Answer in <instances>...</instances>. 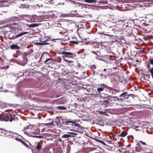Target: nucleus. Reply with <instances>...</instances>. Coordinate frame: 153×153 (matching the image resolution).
Instances as JSON below:
<instances>
[{
	"label": "nucleus",
	"instance_id": "obj_1",
	"mask_svg": "<svg viewBox=\"0 0 153 153\" xmlns=\"http://www.w3.org/2000/svg\"><path fill=\"white\" fill-rule=\"evenodd\" d=\"M6 113H4L1 117L0 115V120L1 121H5L7 122L9 121L10 122L12 121V115L11 114V111L10 110H7L4 111Z\"/></svg>",
	"mask_w": 153,
	"mask_h": 153
},
{
	"label": "nucleus",
	"instance_id": "obj_2",
	"mask_svg": "<svg viewBox=\"0 0 153 153\" xmlns=\"http://www.w3.org/2000/svg\"><path fill=\"white\" fill-rule=\"evenodd\" d=\"M42 59L44 61V63L46 64H51L53 62L50 54L47 52H44L41 55L40 59L42 60Z\"/></svg>",
	"mask_w": 153,
	"mask_h": 153
},
{
	"label": "nucleus",
	"instance_id": "obj_3",
	"mask_svg": "<svg viewBox=\"0 0 153 153\" xmlns=\"http://www.w3.org/2000/svg\"><path fill=\"white\" fill-rule=\"evenodd\" d=\"M25 53V56L21 58V59H12L11 60L20 65L24 66L27 62V59L26 57V56L27 55V53Z\"/></svg>",
	"mask_w": 153,
	"mask_h": 153
},
{
	"label": "nucleus",
	"instance_id": "obj_4",
	"mask_svg": "<svg viewBox=\"0 0 153 153\" xmlns=\"http://www.w3.org/2000/svg\"><path fill=\"white\" fill-rule=\"evenodd\" d=\"M59 54L64 55L63 56H64L66 58H71L74 57L76 56V54L72 53L69 52L62 51L59 53Z\"/></svg>",
	"mask_w": 153,
	"mask_h": 153
},
{
	"label": "nucleus",
	"instance_id": "obj_5",
	"mask_svg": "<svg viewBox=\"0 0 153 153\" xmlns=\"http://www.w3.org/2000/svg\"><path fill=\"white\" fill-rule=\"evenodd\" d=\"M100 105L102 107L106 108L107 107L111 105V102L108 100H103L100 102Z\"/></svg>",
	"mask_w": 153,
	"mask_h": 153
},
{
	"label": "nucleus",
	"instance_id": "obj_6",
	"mask_svg": "<svg viewBox=\"0 0 153 153\" xmlns=\"http://www.w3.org/2000/svg\"><path fill=\"white\" fill-rule=\"evenodd\" d=\"M68 123H72L73 124L71 125L73 126L74 125V126L76 128H77L78 126H79V124L76 123V120H70L68 119L67 121L64 122V123L65 125H68Z\"/></svg>",
	"mask_w": 153,
	"mask_h": 153
},
{
	"label": "nucleus",
	"instance_id": "obj_7",
	"mask_svg": "<svg viewBox=\"0 0 153 153\" xmlns=\"http://www.w3.org/2000/svg\"><path fill=\"white\" fill-rule=\"evenodd\" d=\"M33 75L32 72L29 69H27L23 71L22 75L25 76H32Z\"/></svg>",
	"mask_w": 153,
	"mask_h": 153
},
{
	"label": "nucleus",
	"instance_id": "obj_8",
	"mask_svg": "<svg viewBox=\"0 0 153 153\" xmlns=\"http://www.w3.org/2000/svg\"><path fill=\"white\" fill-rule=\"evenodd\" d=\"M10 92L13 93L14 96L17 97L18 98H20L22 99V96L21 94H20V92L19 91V90H17L16 91H10Z\"/></svg>",
	"mask_w": 153,
	"mask_h": 153
},
{
	"label": "nucleus",
	"instance_id": "obj_9",
	"mask_svg": "<svg viewBox=\"0 0 153 153\" xmlns=\"http://www.w3.org/2000/svg\"><path fill=\"white\" fill-rule=\"evenodd\" d=\"M68 134H65L63 135L62 137L63 138H67L69 137H74L75 135H76L77 134L75 133L72 132H68Z\"/></svg>",
	"mask_w": 153,
	"mask_h": 153
},
{
	"label": "nucleus",
	"instance_id": "obj_10",
	"mask_svg": "<svg viewBox=\"0 0 153 153\" xmlns=\"http://www.w3.org/2000/svg\"><path fill=\"white\" fill-rule=\"evenodd\" d=\"M107 55H97L96 56L95 58L97 60H102L104 61H105L106 60L105 58L108 57Z\"/></svg>",
	"mask_w": 153,
	"mask_h": 153
},
{
	"label": "nucleus",
	"instance_id": "obj_11",
	"mask_svg": "<svg viewBox=\"0 0 153 153\" xmlns=\"http://www.w3.org/2000/svg\"><path fill=\"white\" fill-rule=\"evenodd\" d=\"M25 56V55H23L20 51H16V53L13 54V56L15 58H22Z\"/></svg>",
	"mask_w": 153,
	"mask_h": 153
},
{
	"label": "nucleus",
	"instance_id": "obj_12",
	"mask_svg": "<svg viewBox=\"0 0 153 153\" xmlns=\"http://www.w3.org/2000/svg\"><path fill=\"white\" fill-rule=\"evenodd\" d=\"M128 94V93L127 92L125 91L121 94L119 96V97H120L121 98H123V100H124V101H125L128 99V96H127Z\"/></svg>",
	"mask_w": 153,
	"mask_h": 153
},
{
	"label": "nucleus",
	"instance_id": "obj_13",
	"mask_svg": "<svg viewBox=\"0 0 153 153\" xmlns=\"http://www.w3.org/2000/svg\"><path fill=\"white\" fill-rule=\"evenodd\" d=\"M28 33V32H22L20 33H14V35L15 36V39L21 37L23 35L26 34Z\"/></svg>",
	"mask_w": 153,
	"mask_h": 153
},
{
	"label": "nucleus",
	"instance_id": "obj_14",
	"mask_svg": "<svg viewBox=\"0 0 153 153\" xmlns=\"http://www.w3.org/2000/svg\"><path fill=\"white\" fill-rule=\"evenodd\" d=\"M71 3L74 7H82L83 6V4L76 1H72Z\"/></svg>",
	"mask_w": 153,
	"mask_h": 153
},
{
	"label": "nucleus",
	"instance_id": "obj_15",
	"mask_svg": "<svg viewBox=\"0 0 153 153\" xmlns=\"http://www.w3.org/2000/svg\"><path fill=\"white\" fill-rule=\"evenodd\" d=\"M10 48L12 50H19L20 48L16 44H12L10 45Z\"/></svg>",
	"mask_w": 153,
	"mask_h": 153
},
{
	"label": "nucleus",
	"instance_id": "obj_16",
	"mask_svg": "<svg viewBox=\"0 0 153 153\" xmlns=\"http://www.w3.org/2000/svg\"><path fill=\"white\" fill-rule=\"evenodd\" d=\"M108 94H105V93H103L102 94H100V98L102 99V100H107V98L108 96Z\"/></svg>",
	"mask_w": 153,
	"mask_h": 153
},
{
	"label": "nucleus",
	"instance_id": "obj_17",
	"mask_svg": "<svg viewBox=\"0 0 153 153\" xmlns=\"http://www.w3.org/2000/svg\"><path fill=\"white\" fill-rule=\"evenodd\" d=\"M41 25V24H38V23H34V24H27L26 26L28 27H37L39 25Z\"/></svg>",
	"mask_w": 153,
	"mask_h": 153
},
{
	"label": "nucleus",
	"instance_id": "obj_18",
	"mask_svg": "<svg viewBox=\"0 0 153 153\" xmlns=\"http://www.w3.org/2000/svg\"><path fill=\"white\" fill-rule=\"evenodd\" d=\"M97 91L99 92V95H100V94H102L104 91H106L105 89H104L103 87H99L97 88Z\"/></svg>",
	"mask_w": 153,
	"mask_h": 153
},
{
	"label": "nucleus",
	"instance_id": "obj_19",
	"mask_svg": "<svg viewBox=\"0 0 153 153\" xmlns=\"http://www.w3.org/2000/svg\"><path fill=\"white\" fill-rule=\"evenodd\" d=\"M106 70V69H104L103 70L102 72V74H100V76H101V78L104 79H106V78L107 74L106 73H104V71H105Z\"/></svg>",
	"mask_w": 153,
	"mask_h": 153
},
{
	"label": "nucleus",
	"instance_id": "obj_20",
	"mask_svg": "<svg viewBox=\"0 0 153 153\" xmlns=\"http://www.w3.org/2000/svg\"><path fill=\"white\" fill-rule=\"evenodd\" d=\"M49 41H51V40H49L48 39H46L43 41H41L40 40V41H41V45H44L50 44V43L48 42Z\"/></svg>",
	"mask_w": 153,
	"mask_h": 153
},
{
	"label": "nucleus",
	"instance_id": "obj_21",
	"mask_svg": "<svg viewBox=\"0 0 153 153\" xmlns=\"http://www.w3.org/2000/svg\"><path fill=\"white\" fill-rule=\"evenodd\" d=\"M14 33H11L8 36V38L10 40L15 39Z\"/></svg>",
	"mask_w": 153,
	"mask_h": 153
},
{
	"label": "nucleus",
	"instance_id": "obj_22",
	"mask_svg": "<svg viewBox=\"0 0 153 153\" xmlns=\"http://www.w3.org/2000/svg\"><path fill=\"white\" fill-rule=\"evenodd\" d=\"M60 119L58 117H57L54 120V123H56L57 126L60 125Z\"/></svg>",
	"mask_w": 153,
	"mask_h": 153
},
{
	"label": "nucleus",
	"instance_id": "obj_23",
	"mask_svg": "<svg viewBox=\"0 0 153 153\" xmlns=\"http://www.w3.org/2000/svg\"><path fill=\"white\" fill-rule=\"evenodd\" d=\"M127 134V132L125 131H123L119 135V136L121 137H124Z\"/></svg>",
	"mask_w": 153,
	"mask_h": 153
},
{
	"label": "nucleus",
	"instance_id": "obj_24",
	"mask_svg": "<svg viewBox=\"0 0 153 153\" xmlns=\"http://www.w3.org/2000/svg\"><path fill=\"white\" fill-rule=\"evenodd\" d=\"M1 132L2 134V136H4V135H7V131L3 129L0 128Z\"/></svg>",
	"mask_w": 153,
	"mask_h": 153
},
{
	"label": "nucleus",
	"instance_id": "obj_25",
	"mask_svg": "<svg viewBox=\"0 0 153 153\" xmlns=\"http://www.w3.org/2000/svg\"><path fill=\"white\" fill-rule=\"evenodd\" d=\"M94 140H95L97 141L102 143L104 146H106V144L105 143L102 141L96 138H94Z\"/></svg>",
	"mask_w": 153,
	"mask_h": 153
},
{
	"label": "nucleus",
	"instance_id": "obj_26",
	"mask_svg": "<svg viewBox=\"0 0 153 153\" xmlns=\"http://www.w3.org/2000/svg\"><path fill=\"white\" fill-rule=\"evenodd\" d=\"M66 107L64 106H58L57 107V108L62 110H65L66 109Z\"/></svg>",
	"mask_w": 153,
	"mask_h": 153
},
{
	"label": "nucleus",
	"instance_id": "obj_27",
	"mask_svg": "<svg viewBox=\"0 0 153 153\" xmlns=\"http://www.w3.org/2000/svg\"><path fill=\"white\" fill-rule=\"evenodd\" d=\"M21 143H22L23 144L24 146H25L26 147L31 149V148L30 147H29L28 146L27 144L24 141L22 140Z\"/></svg>",
	"mask_w": 153,
	"mask_h": 153
},
{
	"label": "nucleus",
	"instance_id": "obj_28",
	"mask_svg": "<svg viewBox=\"0 0 153 153\" xmlns=\"http://www.w3.org/2000/svg\"><path fill=\"white\" fill-rule=\"evenodd\" d=\"M149 71L153 79V67L151 68H149Z\"/></svg>",
	"mask_w": 153,
	"mask_h": 153
},
{
	"label": "nucleus",
	"instance_id": "obj_29",
	"mask_svg": "<svg viewBox=\"0 0 153 153\" xmlns=\"http://www.w3.org/2000/svg\"><path fill=\"white\" fill-rule=\"evenodd\" d=\"M113 96L111 97V96L108 95L107 100H108V101H110L112 102L113 101Z\"/></svg>",
	"mask_w": 153,
	"mask_h": 153
},
{
	"label": "nucleus",
	"instance_id": "obj_30",
	"mask_svg": "<svg viewBox=\"0 0 153 153\" xmlns=\"http://www.w3.org/2000/svg\"><path fill=\"white\" fill-rule=\"evenodd\" d=\"M94 0H84L85 2L89 3H92L94 2Z\"/></svg>",
	"mask_w": 153,
	"mask_h": 153
},
{
	"label": "nucleus",
	"instance_id": "obj_31",
	"mask_svg": "<svg viewBox=\"0 0 153 153\" xmlns=\"http://www.w3.org/2000/svg\"><path fill=\"white\" fill-rule=\"evenodd\" d=\"M9 65H7L6 66H4L3 67H0V68L1 69H4L5 70L7 69L9 67Z\"/></svg>",
	"mask_w": 153,
	"mask_h": 153
},
{
	"label": "nucleus",
	"instance_id": "obj_32",
	"mask_svg": "<svg viewBox=\"0 0 153 153\" xmlns=\"http://www.w3.org/2000/svg\"><path fill=\"white\" fill-rule=\"evenodd\" d=\"M33 137H36L39 139H41L43 137V136L42 135H33Z\"/></svg>",
	"mask_w": 153,
	"mask_h": 153
},
{
	"label": "nucleus",
	"instance_id": "obj_33",
	"mask_svg": "<svg viewBox=\"0 0 153 153\" xmlns=\"http://www.w3.org/2000/svg\"><path fill=\"white\" fill-rule=\"evenodd\" d=\"M116 101L120 102L124 101V100H123V98H119L117 97L116 99Z\"/></svg>",
	"mask_w": 153,
	"mask_h": 153
},
{
	"label": "nucleus",
	"instance_id": "obj_34",
	"mask_svg": "<svg viewBox=\"0 0 153 153\" xmlns=\"http://www.w3.org/2000/svg\"><path fill=\"white\" fill-rule=\"evenodd\" d=\"M100 86L101 87H103V88H107V87H108L106 85L104 84H101L100 85Z\"/></svg>",
	"mask_w": 153,
	"mask_h": 153
},
{
	"label": "nucleus",
	"instance_id": "obj_35",
	"mask_svg": "<svg viewBox=\"0 0 153 153\" xmlns=\"http://www.w3.org/2000/svg\"><path fill=\"white\" fill-rule=\"evenodd\" d=\"M42 146L39 144L38 143L36 146V148L38 150H40Z\"/></svg>",
	"mask_w": 153,
	"mask_h": 153
},
{
	"label": "nucleus",
	"instance_id": "obj_36",
	"mask_svg": "<svg viewBox=\"0 0 153 153\" xmlns=\"http://www.w3.org/2000/svg\"><path fill=\"white\" fill-rule=\"evenodd\" d=\"M127 96H128V99L129 97H131L132 98L134 97V95L132 94H127Z\"/></svg>",
	"mask_w": 153,
	"mask_h": 153
},
{
	"label": "nucleus",
	"instance_id": "obj_37",
	"mask_svg": "<svg viewBox=\"0 0 153 153\" xmlns=\"http://www.w3.org/2000/svg\"><path fill=\"white\" fill-rule=\"evenodd\" d=\"M16 75H17L18 76V77H19V76H22V72H21L19 73L18 74H15V75H16V76H17Z\"/></svg>",
	"mask_w": 153,
	"mask_h": 153
},
{
	"label": "nucleus",
	"instance_id": "obj_38",
	"mask_svg": "<svg viewBox=\"0 0 153 153\" xmlns=\"http://www.w3.org/2000/svg\"><path fill=\"white\" fill-rule=\"evenodd\" d=\"M2 104V105H1L0 106V107L2 108H3L6 106V104L5 103H3Z\"/></svg>",
	"mask_w": 153,
	"mask_h": 153
},
{
	"label": "nucleus",
	"instance_id": "obj_39",
	"mask_svg": "<svg viewBox=\"0 0 153 153\" xmlns=\"http://www.w3.org/2000/svg\"><path fill=\"white\" fill-rule=\"evenodd\" d=\"M104 32H98V33L99 34H102V35H107V36L109 35H108V34L104 33Z\"/></svg>",
	"mask_w": 153,
	"mask_h": 153
},
{
	"label": "nucleus",
	"instance_id": "obj_40",
	"mask_svg": "<svg viewBox=\"0 0 153 153\" xmlns=\"http://www.w3.org/2000/svg\"><path fill=\"white\" fill-rule=\"evenodd\" d=\"M138 52L140 53V54L146 53V52L143 50L138 51Z\"/></svg>",
	"mask_w": 153,
	"mask_h": 153
},
{
	"label": "nucleus",
	"instance_id": "obj_41",
	"mask_svg": "<svg viewBox=\"0 0 153 153\" xmlns=\"http://www.w3.org/2000/svg\"><path fill=\"white\" fill-rule=\"evenodd\" d=\"M149 60L150 64L153 65V59L150 58Z\"/></svg>",
	"mask_w": 153,
	"mask_h": 153
},
{
	"label": "nucleus",
	"instance_id": "obj_42",
	"mask_svg": "<svg viewBox=\"0 0 153 153\" xmlns=\"http://www.w3.org/2000/svg\"><path fill=\"white\" fill-rule=\"evenodd\" d=\"M113 27H113L112 26H111V27H109V29L110 30H112L113 31H114V30H115L113 28Z\"/></svg>",
	"mask_w": 153,
	"mask_h": 153
},
{
	"label": "nucleus",
	"instance_id": "obj_43",
	"mask_svg": "<svg viewBox=\"0 0 153 153\" xmlns=\"http://www.w3.org/2000/svg\"><path fill=\"white\" fill-rule=\"evenodd\" d=\"M136 152H140L141 151L140 148H135Z\"/></svg>",
	"mask_w": 153,
	"mask_h": 153
},
{
	"label": "nucleus",
	"instance_id": "obj_44",
	"mask_svg": "<svg viewBox=\"0 0 153 153\" xmlns=\"http://www.w3.org/2000/svg\"><path fill=\"white\" fill-rule=\"evenodd\" d=\"M117 97V96H113V101H116Z\"/></svg>",
	"mask_w": 153,
	"mask_h": 153
},
{
	"label": "nucleus",
	"instance_id": "obj_45",
	"mask_svg": "<svg viewBox=\"0 0 153 153\" xmlns=\"http://www.w3.org/2000/svg\"><path fill=\"white\" fill-rule=\"evenodd\" d=\"M15 139L16 140H17V141H19V142H21V141H22V139H19V138H18V137H16V138H15Z\"/></svg>",
	"mask_w": 153,
	"mask_h": 153
},
{
	"label": "nucleus",
	"instance_id": "obj_46",
	"mask_svg": "<svg viewBox=\"0 0 153 153\" xmlns=\"http://www.w3.org/2000/svg\"><path fill=\"white\" fill-rule=\"evenodd\" d=\"M79 125L78 127V129H84V128L81 125H80L79 124Z\"/></svg>",
	"mask_w": 153,
	"mask_h": 153
},
{
	"label": "nucleus",
	"instance_id": "obj_47",
	"mask_svg": "<svg viewBox=\"0 0 153 153\" xmlns=\"http://www.w3.org/2000/svg\"><path fill=\"white\" fill-rule=\"evenodd\" d=\"M70 42H73L74 44H78V42L76 41H70Z\"/></svg>",
	"mask_w": 153,
	"mask_h": 153
},
{
	"label": "nucleus",
	"instance_id": "obj_48",
	"mask_svg": "<svg viewBox=\"0 0 153 153\" xmlns=\"http://www.w3.org/2000/svg\"><path fill=\"white\" fill-rule=\"evenodd\" d=\"M27 134V135L29 137H33V135H32L31 133V134H29V133H26Z\"/></svg>",
	"mask_w": 153,
	"mask_h": 153
},
{
	"label": "nucleus",
	"instance_id": "obj_49",
	"mask_svg": "<svg viewBox=\"0 0 153 153\" xmlns=\"http://www.w3.org/2000/svg\"><path fill=\"white\" fill-rule=\"evenodd\" d=\"M71 73H75V74H78V72H75V71L74 70H71Z\"/></svg>",
	"mask_w": 153,
	"mask_h": 153
},
{
	"label": "nucleus",
	"instance_id": "obj_50",
	"mask_svg": "<svg viewBox=\"0 0 153 153\" xmlns=\"http://www.w3.org/2000/svg\"><path fill=\"white\" fill-rule=\"evenodd\" d=\"M62 57H63V59L64 60V61L67 62H68V59H66L65 58L66 57H65L64 56H62Z\"/></svg>",
	"mask_w": 153,
	"mask_h": 153
},
{
	"label": "nucleus",
	"instance_id": "obj_51",
	"mask_svg": "<svg viewBox=\"0 0 153 153\" xmlns=\"http://www.w3.org/2000/svg\"><path fill=\"white\" fill-rule=\"evenodd\" d=\"M35 44L38 45H41V41L40 42H36L35 43Z\"/></svg>",
	"mask_w": 153,
	"mask_h": 153
},
{
	"label": "nucleus",
	"instance_id": "obj_52",
	"mask_svg": "<svg viewBox=\"0 0 153 153\" xmlns=\"http://www.w3.org/2000/svg\"><path fill=\"white\" fill-rule=\"evenodd\" d=\"M140 142L141 143V144L143 145L144 146H146L147 145V144L145 143L144 142L142 141H140Z\"/></svg>",
	"mask_w": 153,
	"mask_h": 153
},
{
	"label": "nucleus",
	"instance_id": "obj_53",
	"mask_svg": "<svg viewBox=\"0 0 153 153\" xmlns=\"http://www.w3.org/2000/svg\"><path fill=\"white\" fill-rule=\"evenodd\" d=\"M149 39V36L148 35L144 37L143 38V39L145 40H147V39Z\"/></svg>",
	"mask_w": 153,
	"mask_h": 153
},
{
	"label": "nucleus",
	"instance_id": "obj_54",
	"mask_svg": "<svg viewBox=\"0 0 153 153\" xmlns=\"http://www.w3.org/2000/svg\"><path fill=\"white\" fill-rule=\"evenodd\" d=\"M131 6V5L128 4H126L125 5V7L127 8H128V7H130Z\"/></svg>",
	"mask_w": 153,
	"mask_h": 153
},
{
	"label": "nucleus",
	"instance_id": "obj_55",
	"mask_svg": "<svg viewBox=\"0 0 153 153\" xmlns=\"http://www.w3.org/2000/svg\"><path fill=\"white\" fill-rule=\"evenodd\" d=\"M75 14L77 15L76 16L77 17H82L83 16V15H80V14H79L78 13H75Z\"/></svg>",
	"mask_w": 153,
	"mask_h": 153
},
{
	"label": "nucleus",
	"instance_id": "obj_56",
	"mask_svg": "<svg viewBox=\"0 0 153 153\" xmlns=\"http://www.w3.org/2000/svg\"><path fill=\"white\" fill-rule=\"evenodd\" d=\"M30 125L29 126H27L25 127L24 129V130H26V129H28L29 128V126H30Z\"/></svg>",
	"mask_w": 153,
	"mask_h": 153
},
{
	"label": "nucleus",
	"instance_id": "obj_57",
	"mask_svg": "<svg viewBox=\"0 0 153 153\" xmlns=\"http://www.w3.org/2000/svg\"><path fill=\"white\" fill-rule=\"evenodd\" d=\"M31 134H33V135H35V134H37L38 133H37V132L33 131V132H31Z\"/></svg>",
	"mask_w": 153,
	"mask_h": 153
},
{
	"label": "nucleus",
	"instance_id": "obj_58",
	"mask_svg": "<svg viewBox=\"0 0 153 153\" xmlns=\"http://www.w3.org/2000/svg\"><path fill=\"white\" fill-rule=\"evenodd\" d=\"M43 124L47 126H51L50 124V123H44V124Z\"/></svg>",
	"mask_w": 153,
	"mask_h": 153
},
{
	"label": "nucleus",
	"instance_id": "obj_59",
	"mask_svg": "<svg viewBox=\"0 0 153 153\" xmlns=\"http://www.w3.org/2000/svg\"><path fill=\"white\" fill-rule=\"evenodd\" d=\"M150 63H149L147 65V68H148L149 69L150 68Z\"/></svg>",
	"mask_w": 153,
	"mask_h": 153
},
{
	"label": "nucleus",
	"instance_id": "obj_60",
	"mask_svg": "<svg viewBox=\"0 0 153 153\" xmlns=\"http://www.w3.org/2000/svg\"><path fill=\"white\" fill-rule=\"evenodd\" d=\"M91 53L95 54L96 56H97V55H98L97 53L95 52L92 51H91Z\"/></svg>",
	"mask_w": 153,
	"mask_h": 153
},
{
	"label": "nucleus",
	"instance_id": "obj_61",
	"mask_svg": "<svg viewBox=\"0 0 153 153\" xmlns=\"http://www.w3.org/2000/svg\"><path fill=\"white\" fill-rule=\"evenodd\" d=\"M54 121H52L51 123H50V125H51V126H54V124H53V123H54Z\"/></svg>",
	"mask_w": 153,
	"mask_h": 153
},
{
	"label": "nucleus",
	"instance_id": "obj_62",
	"mask_svg": "<svg viewBox=\"0 0 153 153\" xmlns=\"http://www.w3.org/2000/svg\"><path fill=\"white\" fill-rule=\"evenodd\" d=\"M25 5L22 4L21 5V6H20V8H25Z\"/></svg>",
	"mask_w": 153,
	"mask_h": 153
},
{
	"label": "nucleus",
	"instance_id": "obj_63",
	"mask_svg": "<svg viewBox=\"0 0 153 153\" xmlns=\"http://www.w3.org/2000/svg\"><path fill=\"white\" fill-rule=\"evenodd\" d=\"M58 60H59V62H60L61 60V58L60 57H58Z\"/></svg>",
	"mask_w": 153,
	"mask_h": 153
},
{
	"label": "nucleus",
	"instance_id": "obj_64",
	"mask_svg": "<svg viewBox=\"0 0 153 153\" xmlns=\"http://www.w3.org/2000/svg\"><path fill=\"white\" fill-rule=\"evenodd\" d=\"M76 68H77L78 69H79V68H80V66L79 65H76Z\"/></svg>",
	"mask_w": 153,
	"mask_h": 153
}]
</instances>
